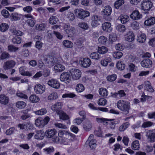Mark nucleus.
<instances>
[{
	"label": "nucleus",
	"mask_w": 155,
	"mask_h": 155,
	"mask_svg": "<svg viewBox=\"0 0 155 155\" xmlns=\"http://www.w3.org/2000/svg\"><path fill=\"white\" fill-rule=\"evenodd\" d=\"M117 108L120 110L122 111L125 114H129L130 109V104L128 101L120 100L117 103Z\"/></svg>",
	"instance_id": "obj_1"
},
{
	"label": "nucleus",
	"mask_w": 155,
	"mask_h": 155,
	"mask_svg": "<svg viewBox=\"0 0 155 155\" xmlns=\"http://www.w3.org/2000/svg\"><path fill=\"white\" fill-rule=\"evenodd\" d=\"M74 13L76 16L80 19H83L90 15V13L88 11H84L82 9H77L74 10Z\"/></svg>",
	"instance_id": "obj_2"
},
{
	"label": "nucleus",
	"mask_w": 155,
	"mask_h": 155,
	"mask_svg": "<svg viewBox=\"0 0 155 155\" xmlns=\"http://www.w3.org/2000/svg\"><path fill=\"white\" fill-rule=\"evenodd\" d=\"M49 120L50 118L48 116L46 117L44 119L38 118L35 120V124L37 127L42 128L48 124Z\"/></svg>",
	"instance_id": "obj_3"
},
{
	"label": "nucleus",
	"mask_w": 155,
	"mask_h": 155,
	"mask_svg": "<svg viewBox=\"0 0 155 155\" xmlns=\"http://www.w3.org/2000/svg\"><path fill=\"white\" fill-rule=\"evenodd\" d=\"M141 5L142 10L144 11H148L152 7L153 3L150 0H143Z\"/></svg>",
	"instance_id": "obj_4"
},
{
	"label": "nucleus",
	"mask_w": 155,
	"mask_h": 155,
	"mask_svg": "<svg viewBox=\"0 0 155 155\" xmlns=\"http://www.w3.org/2000/svg\"><path fill=\"white\" fill-rule=\"evenodd\" d=\"M72 78L74 80L79 79L81 75V72L79 69L75 68L71 69L70 71Z\"/></svg>",
	"instance_id": "obj_5"
},
{
	"label": "nucleus",
	"mask_w": 155,
	"mask_h": 155,
	"mask_svg": "<svg viewBox=\"0 0 155 155\" xmlns=\"http://www.w3.org/2000/svg\"><path fill=\"white\" fill-rule=\"evenodd\" d=\"M16 64L15 61L13 60H9L5 62L3 67L5 70L11 69L14 68Z\"/></svg>",
	"instance_id": "obj_6"
},
{
	"label": "nucleus",
	"mask_w": 155,
	"mask_h": 155,
	"mask_svg": "<svg viewBox=\"0 0 155 155\" xmlns=\"http://www.w3.org/2000/svg\"><path fill=\"white\" fill-rule=\"evenodd\" d=\"M111 8L109 6H107L104 7L103 12L104 13V18L107 21H110L111 19L110 16L111 13Z\"/></svg>",
	"instance_id": "obj_7"
},
{
	"label": "nucleus",
	"mask_w": 155,
	"mask_h": 155,
	"mask_svg": "<svg viewBox=\"0 0 155 155\" xmlns=\"http://www.w3.org/2000/svg\"><path fill=\"white\" fill-rule=\"evenodd\" d=\"M47 84L50 87L58 89L60 87V84L58 81L56 79H52L47 82Z\"/></svg>",
	"instance_id": "obj_8"
},
{
	"label": "nucleus",
	"mask_w": 155,
	"mask_h": 155,
	"mask_svg": "<svg viewBox=\"0 0 155 155\" xmlns=\"http://www.w3.org/2000/svg\"><path fill=\"white\" fill-rule=\"evenodd\" d=\"M91 25L92 27H96L100 25L101 19L100 17L96 15H94L92 18Z\"/></svg>",
	"instance_id": "obj_9"
},
{
	"label": "nucleus",
	"mask_w": 155,
	"mask_h": 155,
	"mask_svg": "<svg viewBox=\"0 0 155 155\" xmlns=\"http://www.w3.org/2000/svg\"><path fill=\"white\" fill-rule=\"evenodd\" d=\"M60 79L61 81L65 82L66 84L68 83L71 80L70 75L68 72H63L60 76Z\"/></svg>",
	"instance_id": "obj_10"
},
{
	"label": "nucleus",
	"mask_w": 155,
	"mask_h": 155,
	"mask_svg": "<svg viewBox=\"0 0 155 155\" xmlns=\"http://www.w3.org/2000/svg\"><path fill=\"white\" fill-rule=\"evenodd\" d=\"M63 28L64 31L67 34L71 35L75 31V28L71 26L69 24H65L63 25Z\"/></svg>",
	"instance_id": "obj_11"
},
{
	"label": "nucleus",
	"mask_w": 155,
	"mask_h": 155,
	"mask_svg": "<svg viewBox=\"0 0 155 155\" xmlns=\"http://www.w3.org/2000/svg\"><path fill=\"white\" fill-rule=\"evenodd\" d=\"M58 136L60 138H62L64 136H70L71 137L74 138L75 136L70 132L65 130H59L58 133Z\"/></svg>",
	"instance_id": "obj_12"
},
{
	"label": "nucleus",
	"mask_w": 155,
	"mask_h": 155,
	"mask_svg": "<svg viewBox=\"0 0 155 155\" xmlns=\"http://www.w3.org/2000/svg\"><path fill=\"white\" fill-rule=\"evenodd\" d=\"M35 92L38 94H42L45 91V87L40 84H38L35 85L34 87Z\"/></svg>",
	"instance_id": "obj_13"
},
{
	"label": "nucleus",
	"mask_w": 155,
	"mask_h": 155,
	"mask_svg": "<svg viewBox=\"0 0 155 155\" xmlns=\"http://www.w3.org/2000/svg\"><path fill=\"white\" fill-rule=\"evenodd\" d=\"M90 59L88 58H84L81 61L82 66L84 68L89 67L91 64Z\"/></svg>",
	"instance_id": "obj_14"
},
{
	"label": "nucleus",
	"mask_w": 155,
	"mask_h": 155,
	"mask_svg": "<svg viewBox=\"0 0 155 155\" xmlns=\"http://www.w3.org/2000/svg\"><path fill=\"white\" fill-rule=\"evenodd\" d=\"M146 135L151 141H155V129L152 130H149L146 132Z\"/></svg>",
	"instance_id": "obj_15"
},
{
	"label": "nucleus",
	"mask_w": 155,
	"mask_h": 155,
	"mask_svg": "<svg viewBox=\"0 0 155 155\" xmlns=\"http://www.w3.org/2000/svg\"><path fill=\"white\" fill-rule=\"evenodd\" d=\"M130 18L133 20H139L142 18V15L137 10H135L130 15Z\"/></svg>",
	"instance_id": "obj_16"
},
{
	"label": "nucleus",
	"mask_w": 155,
	"mask_h": 155,
	"mask_svg": "<svg viewBox=\"0 0 155 155\" xmlns=\"http://www.w3.org/2000/svg\"><path fill=\"white\" fill-rule=\"evenodd\" d=\"M141 64L143 67L150 68L152 66V62L150 59H146L142 61L141 62Z\"/></svg>",
	"instance_id": "obj_17"
},
{
	"label": "nucleus",
	"mask_w": 155,
	"mask_h": 155,
	"mask_svg": "<svg viewBox=\"0 0 155 155\" xmlns=\"http://www.w3.org/2000/svg\"><path fill=\"white\" fill-rule=\"evenodd\" d=\"M102 28L103 31L110 32L112 30L111 24L109 22H105L102 24Z\"/></svg>",
	"instance_id": "obj_18"
},
{
	"label": "nucleus",
	"mask_w": 155,
	"mask_h": 155,
	"mask_svg": "<svg viewBox=\"0 0 155 155\" xmlns=\"http://www.w3.org/2000/svg\"><path fill=\"white\" fill-rule=\"evenodd\" d=\"M62 106L61 103L57 102L51 107V109L58 114L59 111H62L60 109L61 108Z\"/></svg>",
	"instance_id": "obj_19"
},
{
	"label": "nucleus",
	"mask_w": 155,
	"mask_h": 155,
	"mask_svg": "<svg viewBox=\"0 0 155 155\" xmlns=\"http://www.w3.org/2000/svg\"><path fill=\"white\" fill-rule=\"evenodd\" d=\"M45 135L44 131L40 130L36 131V134L35 135L34 137L35 139L38 140H42L44 138Z\"/></svg>",
	"instance_id": "obj_20"
},
{
	"label": "nucleus",
	"mask_w": 155,
	"mask_h": 155,
	"mask_svg": "<svg viewBox=\"0 0 155 155\" xmlns=\"http://www.w3.org/2000/svg\"><path fill=\"white\" fill-rule=\"evenodd\" d=\"M57 133V131L55 129L48 130L45 132L46 136L48 138L53 137Z\"/></svg>",
	"instance_id": "obj_21"
},
{
	"label": "nucleus",
	"mask_w": 155,
	"mask_h": 155,
	"mask_svg": "<svg viewBox=\"0 0 155 155\" xmlns=\"http://www.w3.org/2000/svg\"><path fill=\"white\" fill-rule=\"evenodd\" d=\"M71 138L70 136H64L62 138H60V143L65 145L68 144V143L71 141Z\"/></svg>",
	"instance_id": "obj_22"
},
{
	"label": "nucleus",
	"mask_w": 155,
	"mask_h": 155,
	"mask_svg": "<svg viewBox=\"0 0 155 155\" xmlns=\"http://www.w3.org/2000/svg\"><path fill=\"white\" fill-rule=\"evenodd\" d=\"M9 101L8 97L4 94L0 95V103L2 104L6 105Z\"/></svg>",
	"instance_id": "obj_23"
},
{
	"label": "nucleus",
	"mask_w": 155,
	"mask_h": 155,
	"mask_svg": "<svg viewBox=\"0 0 155 155\" xmlns=\"http://www.w3.org/2000/svg\"><path fill=\"white\" fill-rule=\"evenodd\" d=\"M115 120L114 119H108L104 118H97L96 119L97 121L99 123H103L104 125H107V121H112Z\"/></svg>",
	"instance_id": "obj_24"
},
{
	"label": "nucleus",
	"mask_w": 155,
	"mask_h": 155,
	"mask_svg": "<svg viewBox=\"0 0 155 155\" xmlns=\"http://www.w3.org/2000/svg\"><path fill=\"white\" fill-rule=\"evenodd\" d=\"M25 68L24 66H22L19 68V71L21 75L29 76H31L32 75L31 73L28 71H25Z\"/></svg>",
	"instance_id": "obj_25"
},
{
	"label": "nucleus",
	"mask_w": 155,
	"mask_h": 155,
	"mask_svg": "<svg viewBox=\"0 0 155 155\" xmlns=\"http://www.w3.org/2000/svg\"><path fill=\"white\" fill-rule=\"evenodd\" d=\"M30 124V122H28L23 124H19L18 125V127L20 128V130H27L30 129L29 127Z\"/></svg>",
	"instance_id": "obj_26"
},
{
	"label": "nucleus",
	"mask_w": 155,
	"mask_h": 155,
	"mask_svg": "<svg viewBox=\"0 0 155 155\" xmlns=\"http://www.w3.org/2000/svg\"><path fill=\"white\" fill-rule=\"evenodd\" d=\"M125 38L126 40L131 42L134 39V35L132 32L130 31L126 35Z\"/></svg>",
	"instance_id": "obj_27"
},
{
	"label": "nucleus",
	"mask_w": 155,
	"mask_h": 155,
	"mask_svg": "<svg viewBox=\"0 0 155 155\" xmlns=\"http://www.w3.org/2000/svg\"><path fill=\"white\" fill-rule=\"evenodd\" d=\"M10 18L12 21L18 20L21 19L20 15L16 12L13 13L11 14Z\"/></svg>",
	"instance_id": "obj_28"
},
{
	"label": "nucleus",
	"mask_w": 155,
	"mask_h": 155,
	"mask_svg": "<svg viewBox=\"0 0 155 155\" xmlns=\"http://www.w3.org/2000/svg\"><path fill=\"white\" fill-rule=\"evenodd\" d=\"M155 23V18L154 17H152L147 19L144 22V24L147 26H150L154 24Z\"/></svg>",
	"instance_id": "obj_29"
},
{
	"label": "nucleus",
	"mask_w": 155,
	"mask_h": 155,
	"mask_svg": "<svg viewBox=\"0 0 155 155\" xmlns=\"http://www.w3.org/2000/svg\"><path fill=\"white\" fill-rule=\"evenodd\" d=\"M46 25L45 24L41 23L37 24L35 25V29L36 30L41 31H44L45 29Z\"/></svg>",
	"instance_id": "obj_30"
},
{
	"label": "nucleus",
	"mask_w": 155,
	"mask_h": 155,
	"mask_svg": "<svg viewBox=\"0 0 155 155\" xmlns=\"http://www.w3.org/2000/svg\"><path fill=\"white\" fill-rule=\"evenodd\" d=\"M92 127L90 121L87 120L83 125V128L86 131H88L91 130Z\"/></svg>",
	"instance_id": "obj_31"
},
{
	"label": "nucleus",
	"mask_w": 155,
	"mask_h": 155,
	"mask_svg": "<svg viewBox=\"0 0 155 155\" xmlns=\"http://www.w3.org/2000/svg\"><path fill=\"white\" fill-rule=\"evenodd\" d=\"M58 114L59 115L60 119H61L66 120L69 118L68 116L62 111H59Z\"/></svg>",
	"instance_id": "obj_32"
},
{
	"label": "nucleus",
	"mask_w": 155,
	"mask_h": 155,
	"mask_svg": "<svg viewBox=\"0 0 155 155\" xmlns=\"http://www.w3.org/2000/svg\"><path fill=\"white\" fill-rule=\"evenodd\" d=\"M99 92L100 95L104 97H106L107 96L108 94L107 89L103 87L100 88L99 89Z\"/></svg>",
	"instance_id": "obj_33"
},
{
	"label": "nucleus",
	"mask_w": 155,
	"mask_h": 155,
	"mask_svg": "<svg viewBox=\"0 0 155 155\" xmlns=\"http://www.w3.org/2000/svg\"><path fill=\"white\" fill-rule=\"evenodd\" d=\"M54 69L58 72H61L64 70L65 67L60 64H57L54 67Z\"/></svg>",
	"instance_id": "obj_34"
},
{
	"label": "nucleus",
	"mask_w": 155,
	"mask_h": 155,
	"mask_svg": "<svg viewBox=\"0 0 155 155\" xmlns=\"http://www.w3.org/2000/svg\"><path fill=\"white\" fill-rule=\"evenodd\" d=\"M118 18L120 20L122 24L126 23L129 20V17L126 15H121Z\"/></svg>",
	"instance_id": "obj_35"
},
{
	"label": "nucleus",
	"mask_w": 155,
	"mask_h": 155,
	"mask_svg": "<svg viewBox=\"0 0 155 155\" xmlns=\"http://www.w3.org/2000/svg\"><path fill=\"white\" fill-rule=\"evenodd\" d=\"M146 38V35L144 34H142L138 36L137 40L139 43H142L145 42Z\"/></svg>",
	"instance_id": "obj_36"
},
{
	"label": "nucleus",
	"mask_w": 155,
	"mask_h": 155,
	"mask_svg": "<svg viewBox=\"0 0 155 155\" xmlns=\"http://www.w3.org/2000/svg\"><path fill=\"white\" fill-rule=\"evenodd\" d=\"M58 96V94L56 92H53L48 97V100L50 101L54 100L56 99Z\"/></svg>",
	"instance_id": "obj_37"
},
{
	"label": "nucleus",
	"mask_w": 155,
	"mask_h": 155,
	"mask_svg": "<svg viewBox=\"0 0 155 155\" xmlns=\"http://www.w3.org/2000/svg\"><path fill=\"white\" fill-rule=\"evenodd\" d=\"M64 46L68 48H72L73 46V44L71 41L68 40H65L63 41Z\"/></svg>",
	"instance_id": "obj_38"
},
{
	"label": "nucleus",
	"mask_w": 155,
	"mask_h": 155,
	"mask_svg": "<svg viewBox=\"0 0 155 155\" xmlns=\"http://www.w3.org/2000/svg\"><path fill=\"white\" fill-rule=\"evenodd\" d=\"M78 25L80 28L84 30H87L89 28L88 24L85 22H79Z\"/></svg>",
	"instance_id": "obj_39"
},
{
	"label": "nucleus",
	"mask_w": 155,
	"mask_h": 155,
	"mask_svg": "<svg viewBox=\"0 0 155 155\" xmlns=\"http://www.w3.org/2000/svg\"><path fill=\"white\" fill-rule=\"evenodd\" d=\"M29 99L31 102L33 103L37 102L39 101V98L34 94L30 96L29 97Z\"/></svg>",
	"instance_id": "obj_40"
},
{
	"label": "nucleus",
	"mask_w": 155,
	"mask_h": 155,
	"mask_svg": "<svg viewBox=\"0 0 155 155\" xmlns=\"http://www.w3.org/2000/svg\"><path fill=\"white\" fill-rule=\"evenodd\" d=\"M10 57V56L8 52L6 51H4L2 53L0 56V59L1 60H4L8 59Z\"/></svg>",
	"instance_id": "obj_41"
},
{
	"label": "nucleus",
	"mask_w": 155,
	"mask_h": 155,
	"mask_svg": "<svg viewBox=\"0 0 155 155\" xmlns=\"http://www.w3.org/2000/svg\"><path fill=\"white\" fill-rule=\"evenodd\" d=\"M111 61V58L109 57H108L101 60V63L103 66H107L108 63L110 62Z\"/></svg>",
	"instance_id": "obj_42"
},
{
	"label": "nucleus",
	"mask_w": 155,
	"mask_h": 155,
	"mask_svg": "<svg viewBox=\"0 0 155 155\" xmlns=\"http://www.w3.org/2000/svg\"><path fill=\"white\" fill-rule=\"evenodd\" d=\"M8 28V25L5 23H2L0 25V30L2 32H4L7 31Z\"/></svg>",
	"instance_id": "obj_43"
},
{
	"label": "nucleus",
	"mask_w": 155,
	"mask_h": 155,
	"mask_svg": "<svg viewBox=\"0 0 155 155\" xmlns=\"http://www.w3.org/2000/svg\"><path fill=\"white\" fill-rule=\"evenodd\" d=\"M108 51L107 48L105 46L98 47V52L101 54H103L107 53Z\"/></svg>",
	"instance_id": "obj_44"
},
{
	"label": "nucleus",
	"mask_w": 155,
	"mask_h": 155,
	"mask_svg": "<svg viewBox=\"0 0 155 155\" xmlns=\"http://www.w3.org/2000/svg\"><path fill=\"white\" fill-rule=\"evenodd\" d=\"M26 105V103L23 101H18L16 103V107L19 109L24 108Z\"/></svg>",
	"instance_id": "obj_45"
},
{
	"label": "nucleus",
	"mask_w": 155,
	"mask_h": 155,
	"mask_svg": "<svg viewBox=\"0 0 155 155\" xmlns=\"http://www.w3.org/2000/svg\"><path fill=\"white\" fill-rule=\"evenodd\" d=\"M125 64L121 61H119L117 64V68L120 70H122L125 69Z\"/></svg>",
	"instance_id": "obj_46"
},
{
	"label": "nucleus",
	"mask_w": 155,
	"mask_h": 155,
	"mask_svg": "<svg viewBox=\"0 0 155 155\" xmlns=\"http://www.w3.org/2000/svg\"><path fill=\"white\" fill-rule=\"evenodd\" d=\"M139 143L138 140L134 141L132 143V148L133 149L136 150H138L139 149Z\"/></svg>",
	"instance_id": "obj_47"
},
{
	"label": "nucleus",
	"mask_w": 155,
	"mask_h": 155,
	"mask_svg": "<svg viewBox=\"0 0 155 155\" xmlns=\"http://www.w3.org/2000/svg\"><path fill=\"white\" fill-rule=\"evenodd\" d=\"M47 112V110L45 108H42L40 110H36L34 112L36 114L39 115H44Z\"/></svg>",
	"instance_id": "obj_48"
},
{
	"label": "nucleus",
	"mask_w": 155,
	"mask_h": 155,
	"mask_svg": "<svg viewBox=\"0 0 155 155\" xmlns=\"http://www.w3.org/2000/svg\"><path fill=\"white\" fill-rule=\"evenodd\" d=\"M144 88L145 90L149 92H153L154 91V90L151 86L150 84L148 81H147V83L145 85Z\"/></svg>",
	"instance_id": "obj_49"
},
{
	"label": "nucleus",
	"mask_w": 155,
	"mask_h": 155,
	"mask_svg": "<svg viewBox=\"0 0 155 155\" xmlns=\"http://www.w3.org/2000/svg\"><path fill=\"white\" fill-rule=\"evenodd\" d=\"M116 29L117 30L120 32H123L125 31L126 28L124 25L119 24L116 26Z\"/></svg>",
	"instance_id": "obj_50"
},
{
	"label": "nucleus",
	"mask_w": 155,
	"mask_h": 155,
	"mask_svg": "<svg viewBox=\"0 0 155 155\" xmlns=\"http://www.w3.org/2000/svg\"><path fill=\"white\" fill-rule=\"evenodd\" d=\"M76 91L78 92H81L84 90V88L83 85L81 84H78L76 87Z\"/></svg>",
	"instance_id": "obj_51"
},
{
	"label": "nucleus",
	"mask_w": 155,
	"mask_h": 155,
	"mask_svg": "<svg viewBox=\"0 0 155 155\" xmlns=\"http://www.w3.org/2000/svg\"><path fill=\"white\" fill-rule=\"evenodd\" d=\"M49 22L50 24H55L58 21V18L55 16L51 17L49 19Z\"/></svg>",
	"instance_id": "obj_52"
},
{
	"label": "nucleus",
	"mask_w": 155,
	"mask_h": 155,
	"mask_svg": "<svg viewBox=\"0 0 155 155\" xmlns=\"http://www.w3.org/2000/svg\"><path fill=\"white\" fill-rule=\"evenodd\" d=\"M21 41V38L18 36H15L13 37L12 39V41L14 44H19Z\"/></svg>",
	"instance_id": "obj_53"
},
{
	"label": "nucleus",
	"mask_w": 155,
	"mask_h": 155,
	"mask_svg": "<svg viewBox=\"0 0 155 155\" xmlns=\"http://www.w3.org/2000/svg\"><path fill=\"white\" fill-rule=\"evenodd\" d=\"M130 125L128 122H126L123 124L119 128V130L120 131H123L127 129Z\"/></svg>",
	"instance_id": "obj_54"
},
{
	"label": "nucleus",
	"mask_w": 155,
	"mask_h": 155,
	"mask_svg": "<svg viewBox=\"0 0 155 155\" xmlns=\"http://www.w3.org/2000/svg\"><path fill=\"white\" fill-rule=\"evenodd\" d=\"M76 95L74 93H68L63 94L62 96L63 98H73L75 97Z\"/></svg>",
	"instance_id": "obj_55"
},
{
	"label": "nucleus",
	"mask_w": 155,
	"mask_h": 155,
	"mask_svg": "<svg viewBox=\"0 0 155 155\" xmlns=\"http://www.w3.org/2000/svg\"><path fill=\"white\" fill-rule=\"evenodd\" d=\"M124 3L123 0H118L116 1L114 3V6L117 9L119 7L122 5Z\"/></svg>",
	"instance_id": "obj_56"
},
{
	"label": "nucleus",
	"mask_w": 155,
	"mask_h": 155,
	"mask_svg": "<svg viewBox=\"0 0 155 155\" xmlns=\"http://www.w3.org/2000/svg\"><path fill=\"white\" fill-rule=\"evenodd\" d=\"M96 141L95 140H91V141L88 142L87 144H88L90 147L93 149H95L96 146Z\"/></svg>",
	"instance_id": "obj_57"
},
{
	"label": "nucleus",
	"mask_w": 155,
	"mask_h": 155,
	"mask_svg": "<svg viewBox=\"0 0 155 155\" xmlns=\"http://www.w3.org/2000/svg\"><path fill=\"white\" fill-rule=\"evenodd\" d=\"M153 124V123L151 121H146L143 122L142 124L141 127L143 128L149 127Z\"/></svg>",
	"instance_id": "obj_58"
},
{
	"label": "nucleus",
	"mask_w": 155,
	"mask_h": 155,
	"mask_svg": "<svg viewBox=\"0 0 155 155\" xmlns=\"http://www.w3.org/2000/svg\"><path fill=\"white\" fill-rule=\"evenodd\" d=\"M116 78L117 75L115 74H112L108 75L107 77V80L111 82L114 81L116 80Z\"/></svg>",
	"instance_id": "obj_59"
},
{
	"label": "nucleus",
	"mask_w": 155,
	"mask_h": 155,
	"mask_svg": "<svg viewBox=\"0 0 155 155\" xmlns=\"http://www.w3.org/2000/svg\"><path fill=\"white\" fill-rule=\"evenodd\" d=\"M90 57L91 58L96 60H98L100 58L99 54L96 52L91 53V54Z\"/></svg>",
	"instance_id": "obj_60"
},
{
	"label": "nucleus",
	"mask_w": 155,
	"mask_h": 155,
	"mask_svg": "<svg viewBox=\"0 0 155 155\" xmlns=\"http://www.w3.org/2000/svg\"><path fill=\"white\" fill-rule=\"evenodd\" d=\"M8 51L11 52H15L19 49L18 47H16L12 45H8Z\"/></svg>",
	"instance_id": "obj_61"
},
{
	"label": "nucleus",
	"mask_w": 155,
	"mask_h": 155,
	"mask_svg": "<svg viewBox=\"0 0 155 155\" xmlns=\"http://www.w3.org/2000/svg\"><path fill=\"white\" fill-rule=\"evenodd\" d=\"M35 21L34 19H31L27 20L26 22L28 25L30 27H33L35 24Z\"/></svg>",
	"instance_id": "obj_62"
},
{
	"label": "nucleus",
	"mask_w": 155,
	"mask_h": 155,
	"mask_svg": "<svg viewBox=\"0 0 155 155\" xmlns=\"http://www.w3.org/2000/svg\"><path fill=\"white\" fill-rule=\"evenodd\" d=\"M107 41V38L103 36H101L98 39L99 42L102 44H105Z\"/></svg>",
	"instance_id": "obj_63"
},
{
	"label": "nucleus",
	"mask_w": 155,
	"mask_h": 155,
	"mask_svg": "<svg viewBox=\"0 0 155 155\" xmlns=\"http://www.w3.org/2000/svg\"><path fill=\"white\" fill-rule=\"evenodd\" d=\"M123 55L122 52L120 51L115 52L113 53V56L114 57L116 58L119 59Z\"/></svg>",
	"instance_id": "obj_64"
}]
</instances>
